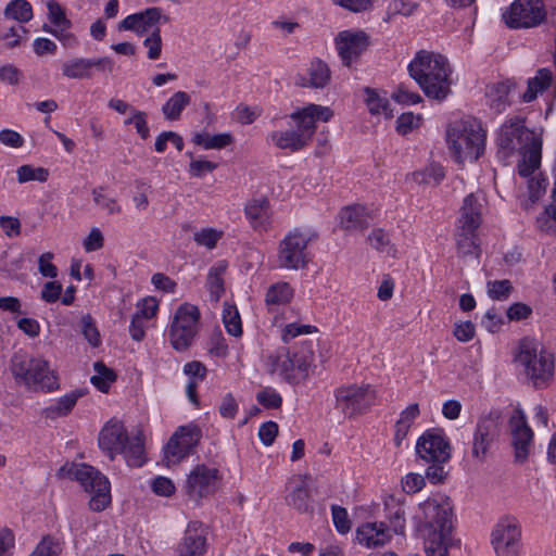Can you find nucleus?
I'll return each mask as SVG.
<instances>
[{
    "mask_svg": "<svg viewBox=\"0 0 556 556\" xmlns=\"http://www.w3.org/2000/svg\"><path fill=\"white\" fill-rule=\"evenodd\" d=\"M206 549V529L199 521L189 522L180 543L178 556H202Z\"/></svg>",
    "mask_w": 556,
    "mask_h": 556,
    "instance_id": "23",
    "label": "nucleus"
},
{
    "mask_svg": "<svg viewBox=\"0 0 556 556\" xmlns=\"http://www.w3.org/2000/svg\"><path fill=\"white\" fill-rule=\"evenodd\" d=\"M333 396V409L344 418H354L375 405L377 392L369 384H346L337 388Z\"/></svg>",
    "mask_w": 556,
    "mask_h": 556,
    "instance_id": "10",
    "label": "nucleus"
},
{
    "mask_svg": "<svg viewBox=\"0 0 556 556\" xmlns=\"http://www.w3.org/2000/svg\"><path fill=\"white\" fill-rule=\"evenodd\" d=\"M61 478H70L80 483L91 497L89 506L93 511H102L111 503L110 482L98 469L87 464H66L59 469Z\"/></svg>",
    "mask_w": 556,
    "mask_h": 556,
    "instance_id": "9",
    "label": "nucleus"
},
{
    "mask_svg": "<svg viewBox=\"0 0 556 556\" xmlns=\"http://www.w3.org/2000/svg\"><path fill=\"white\" fill-rule=\"evenodd\" d=\"M80 330L85 339L91 346L97 348L101 343L100 333L96 326L94 319L89 315H84L80 319Z\"/></svg>",
    "mask_w": 556,
    "mask_h": 556,
    "instance_id": "47",
    "label": "nucleus"
},
{
    "mask_svg": "<svg viewBox=\"0 0 556 556\" xmlns=\"http://www.w3.org/2000/svg\"><path fill=\"white\" fill-rule=\"evenodd\" d=\"M157 307V301L154 298L149 296L138 303V311L135 315H140L141 318L150 319L156 314Z\"/></svg>",
    "mask_w": 556,
    "mask_h": 556,
    "instance_id": "58",
    "label": "nucleus"
},
{
    "mask_svg": "<svg viewBox=\"0 0 556 556\" xmlns=\"http://www.w3.org/2000/svg\"><path fill=\"white\" fill-rule=\"evenodd\" d=\"M316 238L313 232L293 230L290 231L278 245L277 265L288 270H299L307 266L309 262L308 244Z\"/></svg>",
    "mask_w": 556,
    "mask_h": 556,
    "instance_id": "11",
    "label": "nucleus"
},
{
    "mask_svg": "<svg viewBox=\"0 0 556 556\" xmlns=\"http://www.w3.org/2000/svg\"><path fill=\"white\" fill-rule=\"evenodd\" d=\"M49 21L61 28L66 30L71 27V21L66 17L64 9L54 0L47 3Z\"/></svg>",
    "mask_w": 556,
    "mask_h": 556,
    "instance_id": "46",
    "label": "nucleus"
},
{
    "mask_svg": "<svg viewBox=\"0 0 556 556\" xmlns=\"http://www.w3.org/2000/svg\"><path fill=\"white\" fill-rule=\"evenodd\" d=\"M15 380L35 391L50 392L59 388V380L49 362L41 356L17 352L11 359Z\"/></svg>",
    "mask_w": 556,
    "mask_h": 556,
    "instance_id": "7",
    "label": "nucleus"
},
{
    "mask_svg": "<svg viewBox=\"0 0 556 556\" xmlns=\"http://www.w3.org/2000/svg\"><path fill=\"white\" fill-rule=\"evenodd\" d=\"M218 469L197 465L187 476L184 490L189 498L198 501L211 495L216 489Z\"/></svg>",
    "mask_w": 556,
    "mask_h": 556,
    "instance_id": "20",
    "label": "nucleus"
},
{
    "mask_svg": "<svg viewBox=\"0 0 556 556\" xmlns=\"http://www.w3.org/2000/svg\"><path fill=\"white\" fill-rule=\"evenodd\" d=\"M289 506L296 509L299 513H308L313 510L311 505V495L307 485L302 483L294 488L286 497Z\"/></svg>",
    "mask_w": 556,
    "mask_h": 556,
    "instance_id": "35",
    "label": "nucleus"
},
{
    "mask_svg": "<svg viewBox=\"0 0 556 556\" xmlns=\"http://www.w3.org/2000/svg\"><path fill=\"white\" fill-rule=\"evenodd\" d=\"M0 227L9 238L17 237L21 233V222L16 217L7 215L0 216Z\"/></svg>",
    "mask_w": 556,
    "mask_h": 556,
    "instance_id": "55",
    "label": "nucleus"
},
{
    "mask_svg": "<svg viewBox=\"0 0 556 556\" xmlns=\"http://www.w3.org/2000/svg\"><path fill=\"white\" fill-rule=\"evenodd\" d=\"M223 323L230 336L239 338L242 336V323L239 311L236 305L224 303Z\"/></svg>",
    "mask_w": 556,
    "mask_h": 556,
    "instance_id": "38",
    "label": "nucleus"
},
{
    "mask_svg": "<svg viewBox=\"0 0 556 556\" xmlns=\"http://www.w3.org/2000/svg\"><path fill=\"white\" fill-rule=\"evenodd\" d=\"M552 80V73L546 68H541L538 75L528 80V88L522 94L525 102L533 101L538 94L548 88Z\"/></svg>",
    "mask_w": 556,
    "mask_h": 556,
    "instance_id": "33",
    "label": "nucleus"
},
{
    "mask_svg": "<svg viewBox=\"0 0 556 556\" xmlns=\"http://www.w3.org/2000/svg\"><path fill=\"white\" fill-rule=\"evenodd\" d=\"M223 236L224 232L222 230L212 227H206L195 231L193 233V240L198 245L204 247L207 250H213L216 248L218 241L223 238Z\"/></svg>",
    "mask_w": 556,
    "mask_h": 556,
    "instance_id": "43",
    "label": "nucleus"
},
{
    "mask_svg": "<svg viewBox=\"0 0 556 556\" xmlns=\"http://www.w3.org/2000/svg\"><path fill=\"white\" fill-rule=\"evenodd\" d=\"M228 264L226 261H219L214 264L207 274L206 287L208 289L211 299L218 302L225 293L224 275L227 270Z\"/></svg>",
    "mask_w": 556,
    "mask_h": 556,
    "instance_id": "29",
    "label": "nucleus"
},
{
    "mask_svg": "<svg viewBox=\"0 0 556 556\" xmlns=\"http://www.w3.org/2000/svg\"><path fill=\"white\" fill-rule=\"evenodd\" d=\"M445 173L439 164H431L422 170L413 173V180L419 185L437 186L444 178Z\"/></svg>",
    "mask_w": 556,
    "mask_h": 556,
    "instance_id": "39",
    "label": "nucleus"
},
{
    "mask_svg": "<svg viewBox=\"0 0 556 556\" xmlns=\"http://www.w3.org/2000/svg\"><path fill=\"white\" fill-rule=\"evenodd\" d=\"M136 16L142 17L139 24V34L147 33L150 28H155L156 24L164 18L167 22V17L162 14V10L160 8H150L143 12L136 13Z\"/></svg>",
    "mask_w": 556,
    "mask_h": 556,
    "instance_id": "44",
    "label": "nucleus"
},
{
    "mask_svg": "<svg viewBox=\"0 0 556 556\" xmlns=\"http://www.w3.org/2000/svg\"><path fill=\"white\" fill-rule=\"evenodd\" d=\"M340 225L345 230H363L368 227L371 218L369 212L362 205H351L340 212Z\"/></svg>",
    "mask_w": 556,
    "mask_h": 556,
    "instance_id": "26",
    "label": "nucleus"
},
{
    "mask_svg": "<svg viewBox=\"0 0 556 556\" xmlns=\"http://www.w3.org/2000/svg\"><path fill=\"white\" fill-rule=\"evenodd\" d=\"M416 452L427 463H445L451 457L447 440L437 430H428L418 439Z\"/></svg>",
    "mask_w": 556,
    "mask_h": 556,
    "instance_id": "21",
    "label": "nucleus"
},
{
    "mask_svg": "<svg viewBox=\"0 0 556 556\" xmlns=\"http://www.w3.org/2000/svg\"><path fill=\"white\" fill-rule=\"evenodd\" d=\"M17 180L20 184H24L31 180L43 182L48 179V169L43 167H33L31 165L20 166L16 170Z\"/></svg>",
    "mask_w": 556,
    "mask_h": 556,
    "instance_id": "45",
    "label": "nucleus"
},
{
    "mask_svg": "<svg viewBox=\"0 0 556 556\" xmlns=\"http://www.w3.org/2000/svg\"><path fill=\"white\" fill-rule=\"evenodd\" d=\"M93 367L96 375L91 377L92 384L101 392H108L111 383L116 379L114 371L102 362L94 363Z\"/></svg>",
    "mask_w": 556,
    "mask_h": 556,
    "instance_id": "42",
    "label": "nucleus"
},
{
    "mask_svg": "<svg viewBox=\"0 0 556 556\" xmlns=\"http://www.w3.org/2000/svg\"><path fill=\"white\" fill-rule=\"evenodd\" d=\"M201 439V430L194 425L180 427L169 439L164 448L166 466L180 463L188 456Z\"/></svg>",
    "mask_w": 556,
    "mask_h": 556,
    "instance_id": "16",
    "label": "nucleus"
},
{
    "mask_svg": "<svg viewBox=\"0 0 556 556\" xmlns=\"http://www.w3.org/2000/svg\"><path fill=\"white\" fill-rule=\"evenodd\" d=\"M546 180L540 176H534L528 181V200L522 202V207L529 211L545 194Z\"/></svg>",
    "mask_w": 556,
    "mask_h": 556,
    "instance_id": "41",
    "label": "nucleus"
},
{
    "mask_svg": "<svg viewBox=\"0 0 556 556\" xmlns=\"http://www.w3.org/2000/svg\"><path fill=\"white\" fill-rule=\"evenodd\" d=\"M238 412V403L231 393H227L219 405V414L224 418L232 419Z\"/></svg>",
    "mask_w": 556,
    "mask_h": 556,
    "instance_id": "61",
    "label": "nucleus"
},
{
    "mask_svg": "<svg viewBox=\"0 0 556 556\" xmlns=\"http://www.w3.org/2000/svg\"><path fill=\"white\" fill-rule=\"evenodd\" d=\"M416 519L418 530L426 542H440L443 538H452V505L447 497L434 495L418 506Z\"/></svg>",
    "mask_w": 556,
    "mask_h": 556,
    "instance_id": "4",
    "label": "nucleus"
},
{
    "mask_svg": "<svg viewBox=\"0 0 556 556\" xmlns=\"http://www.w3.org/2000/svg\"><path fill=\"white\" fill-rule=\"evenodd\" d=\"M192 142L205 150L223 149L232 142L230 134L211 135L207 132H195Z\"/></svg>",
    "mask_w": 556,
    "mask_h": 556,
    "instance_id": "34",
    "label": "nucleus"
},
{
    "mask_svg": "<svg viewBox=\"0 0 556 556\" xmlns=\"http://www.w3.org/2000/svg\"><path fill=\"white\" fill-rule=\"evenodd\" d=\"M492 546L496 556H520L521 530L514 518H504L492 531Z\"/></svg>",
    "mask_w": 556,
    "mask_h": 556,
    "instance_id": "15",
    "label": "nucleus"
},
{
    "mask_svg": "<svg viewBox=\"0 0 556 556\" xmlns=\"http://www.w3.org/2000/svg\"><path fill=\"white\" fill-rule=\"evenodd\" d=\"M93 201L97 205L106 210L109 214H118L122 208L117 201L103 193V188L98 187L92 190Z\"/></svg>",
    "mask_w": 556,
    "mask_h": 556,
    "instance_id": "49",
    "label": "nucleus"
},
{
    "mask_svg": "<svg viewBox=\"0 0 556 556\" xmlns=\"http://www.w3.org/2000/svg\"><path fill=\"white\" fill-rule=\"evenodd\" d=\"M336 49L344 66H351L370 46V37L362 29L342 30L336 39Z\"/></svg>",
    "mask_w": 556,
    "mask_h": 556,
    "instance_id": "17",
    "label": "nucleus"
},
{
    "mask_svg": "<svg viewBox=\"0 0 556 556\" xmlns=\"http://www.w3.org/2000/svg\"><path fill=\"white\" fill-rule=\"evenodd\" d=\"M516 361L535 389L547 387L553 379L554 355L538 340L532 338L520 340Z\"/></svg>",
    "mask_w": 556,
    "mask_h": 556,
    "instance_id": "6",
    "label": "nucleus"
},
{
    "mask_svg": "<svg viewBox=\"0 0 556 556\" xmlns=\"http://www.w3.org/2000/svg\"><path fill=\"white\" fill-rule=\"evenodd\" d=\"M333 111L328 106L311 103L290 115L295 128L271 131L270 142L278 149L296 152L308 146L316 131V122H329Z\"/></svg>",
    "mask_w": 556,
    "mask_h": 556,
    "instance_id": "3",
    "label": "nucleus"
},
{
    "mask_svg": "<svg viewBox=\"0 0 556 556\" xmlns=\"http://www.w3.org/2000/svg\"><path fill=\"white\" fill-rule=\"evenodd\" d=\"M244 211L251 226L255 230L262 231L267 229L270 218L268 200H252L247 204Z\"/></svg>",
    "mask_w": 556,
    "mask_h": 556,
    "instance_id": "27",
    "label": "nucleus"
},
{
    "mask_svg": "<svg viewBox=\"0 0 556 556\" xmlns=\"http://www.w3.org/2000/svg\"><path fill=\"white\" fill-rule=\"evenodd\" d=\"M190 96L185 91L175 92L162 106V113L167 121L179 119L182 111L190 104Z\"/></svg>",
    "mask_w": 556,
    "mask_h": 556,
    "instance_id": "31",
    "label": "nucleus"
},
{
    "mask_svg": "<svg viewBox=\"0 0 556 556\" xmlns=\"http://www.w3.org/2000/svg\"><path fill=\"white\" fill-rule=\"evenodd\" d=\"M114 61L109 56L87 59L74 58L62 64V74L70 79H90L94 71L110 74L113 72Z\"/></svg>",
    "mask_w": 556,
    "mask_h": 556,
    "instance_id": "19",
    "label": "nucleus"
},
{
    "mask_svg": "<svg viewBox=\"0 0 556 556\" xmlns=\"http://www.w3.org/2000/svg\"><path fill=\"white\" fill-rule=\"evenodd\" d=\"M99 446L111 460L122 454L130 467H140L144 463L141 437L130 438L122 421L112 419L105 424L99 434Z\"/></svg>",
    "mask_w": 556,
    "mask_h": 556,
    "instance_id": "5",
    "label": "nucleus"
},
{
    "mask_svg": "<svg viewBox=\"0 0 556 556\" xmlns=\"http://www.w3.org/2000/svg\"><path fill=\"white\" fill-rule=\"evenodd\" d=\"M15 538L8 528L0 529V556H12Z\"/></svg>",
    "mask_w": 556,
    "mask_h": 556,
    "instance_id": "57",
    "label": "nucleus"
},
{
    "mask_svg": "<svg viewBox=\"0 0 556 556\" xmlns=\"http://www.w3.org/2000/svg\"><path fill=\"white\" fill-rule=\"evenodd\" d=\"M79 396H81V393L78 391L62 396L55 404L45 409V416L47 418H56L67 415L75 406Z\"/></svg>",
    "mask_w": 556,
    "mask_h": 556,
    "instance_id": "36",
    "label": "nucleus"
},
{
    "mask_svg": "<svg viewBox=\"0 0 556 556\" xmlns=\"http://www.w3.org/2000/svg\"><path fill=\"white\" fill-rule=\"evenodd\" d=\"M62 293V286L58 281H48L41 290V299L47 303L56 302Z\"/></svg>",
    "mask_w": 556,
    "mask_h": 556,
    "instance_id": "60",
    "label": "nucleus"
},
{
    "mask_svg": "<svg viewBox=\"0 0 556 556\" xmlns=\"http://www.w3.org/2000/svg\"><path fill=\"white\" fill-rule=\"evenodd\" d=\"M514 459L517 464L527 462L533 446V431L528 426L521 409H516L509 418Z\"/></svg>",
    "mask_w": 556,
    "mask_h": 556,
    "instance_id": "18",
    "label": "nucleus"
},
{
    "mask_svg": "<svg viewBox=\"0 0 556 556\" xmlns=\"http://www.w3.org/2000/svg\"><path fill=\"white\" fill-rule=\"evenodd\" d=\"M200 311L192 304L185 303L176 311L170 330L169 342L177 351L187 350L199 330Z\"/></svg>",
    "mask_w": 556,
    "mask_h": 556,
    "instance_id": "13",
    "label": "nucleus"
},
{
    "mask_svg": "<svg viewBox=\"0 0 556 556\" xmlns=\"http://www.w3.org/2000/svg\"><path fill=\"white\" fill-rule=\"evenodd\" d=\"M408 73L428 98L442 101L451 92L452 70L447 59L440 53L418 51L408 64Z\"/></svg>",
    "mask_w": 556,
    "mask_h": 556,
    "instance_id": "2",
    "label": "nucleus"
},
{
    "mask_svg": "<svg viewBox=\"0 0 556 556\" xmlns=\"http://www.w3.org/2000/svg\"><path fill=\"white\" fill-rule=\"evenodd\" d=\"M511 289V283L507 279L488 282V294L493 300L503 301L508 299Z\"/></svg>",
    "mask_w": 556,
    "mask_h": 556,
    "instance_id": "48",
    "label": "nucleus"
},
{
    "mask_svg": "<svg viewBox=\"0 0 556 556\" xmlns=\"http://www.w3.org/2000/svg\"><path fill=\"white\" fill-rule=\"evenodd\" d=\"M277 434H278V425L274 421H266L258 429L260 440L266 446H269L274 443Z\"/></svg>",
    "mask_w": 556,
    "mask_h": 556,
    "instance_id": "56",
    "label": "nucleus"
},
{
    "mask_svg": "<svg viewBox=\"0 0 556 556\" xmlns=\"http://www.w3.org/2000/svg\"><path fill=\"white\" fill-rule=\"evenodd\" d=\"M356 538L359 544L368 548H376L387 544L392 535L383 522H367L356 530Z\"/></svg>",
    "mask_w": 556,
    "mask_h": 556,
    "instance_id": "25",
    "label": "nucleus"
},
{
    "mask_svg": "<svg viewBox=\"0 0 556 556\" xmlns=\"http://www.w3.org/2000/svg\"><path fill=\"white\" fill-rule=\"evenodd\" d=\"M452 544V538H443L440 542L435 543L425 541V551L427 556H447V549Z\"/></svg>",
    "mask_w": 556,
    "mask_h": 556,
    "instance_id": "54",
    "label": "nucleus"
},
{
    "mask_svg": "<svg viewBox=\"0 0 556 556\" xmlns=\"http://www.w3.org/2000/svg\"><path fill=\"white\" fill-rule=\"evenodd\" d=\"M478 229L471 228L465 225H458L456 228V244L458 253L462 256H468L475 254L479 255V247L477 244V235Z\"/></svg>",
    "mask_w": 556,
    "mask_h": 556,
    "instance_id": "28",
    "label": "nucleus"
},
{
    "mask_svg": "<svg viewBox=\"0 0 556 556\" xmlns=\"http://www.w3.org/2000/svg\"><path fill=\"white\" fill-rule=\"evenodd\" d=\"M500 433L496 416L489 414L478 420L473 432L471 454L475 458L484 459L491 445Z\"/></svg>",
    "mask_w": 556,
    "mask_h": 556,
    "instance_id": "22",
    "label": "nucleus"
},
{
    "mask_svg": "<svg viewBox=\"0 0 556 556\" xmlns=\"http://www.w3.org/2000/svg\"><path fill=\"white\" fill-rule=\"evenodd\" d=\"M368 242L376 250L384 251L390 244V237L383 229H374L368 236Z\"/></svg>",
    "mask_w": 556,
    "mask_h": 556,
    "instance_id": "63",
    "label": "nucleus"
},
{
    "mask_svg": "<svg viewBox=\"0 0 556 556\" xmlns=\"http://www.w3.org/2000/svg\"><path fill=\"white\" fill-rule=\"evenodd\" d=\"M151 489L156 495L170 496L175 492V484L169 478L159 476L152 480Z\"/></svg>",
    "mask_w": 556,
    "mask_h": 556,
    "instance_id": "52",
    "label": "nucleus"
},
{
    "mask_svg": "<svg viewBox=\"0 0 556 556\" xmlns=\"http://www.w3.org/2000/svg\"><path fill=\"white\" fill-rule=\"evenodd\" d=\"M104 238L98 228H92L87 238L84 240V249L87 252L98 251L103 247Z\"/></svg>",
    "mask_w": 556,
    "mask_h": 556,
    "instance_id": "62",
    "label": "nucleus"
},
{
    "mask_svg": "<svg viewBox=\"0 0 556 556\" xmlns=\"http://www.w3.org/2000/svg\"><path fill=\"white\" fill-rule=\"evenodd\" d=\"M546 18L542 0H515L503 13V20L510 28H532Z\"/></svg>",
    "mask_w": 556,
    "mask_h": 556,
    "instance_id": "14",
    "label": "nucleus"
},
{
    "mask_svg": "<svg viewBox=\"0 0 556 556\" xmlns=\"http://www.w3.org/2000/svg\"><path fill=\"white\" fill-rule=\"evenodd\" d=\"M58 546L50 538H43L29 556H56Z\"/></svg>",
    "mask_w": 556,
    "mask_h": 556,
    "instance_id": "64",
    "label": "nucleus"
},
{
    "mask_svg": "<svg viewBox=\"0 0 556 556\" xmlns=\"http://www.w3.org/2000/svg\"><path fill=\"white\" fill-rule=\"evenodd\" d=\"M447 143L456 162H473L484 151L485 131L476 119H463L447 130Z\"/></svg>",
    "mask_w": 556,
    "mask_h": 556,
    "instance_id": "8",
    "label": "nucleus"
},
{
    "mask_svg": "<svg viewBox=\"0 0 556 556\" xmlns=\"http://www.w3.org/2000/svg\"><path fill=\"white\" fill-rule=\"evenodd\" d=\"M293 295V288L286 281H279L267 289L265 302L268 306L285 305L291 302Z\"/></svg>",
    "mask_w": 556,
    "mask_h": 556,
    "instance_id": "32",
    "label": "nucleus"
},
{
    "mask_svg": "<svg viewBox=\"0 0 556 556\" xmlns=\"http://www.w3.org/2000/svg\"><path fill=\"white\" fill-rule=\"evenodd\" d=\"M486 200L481 191L468 194L459 210L458 225L469 226L478 229L482 222Z\"/></svg>",
    "mask_w": 556,
    "mask_h": 556,
    "instance_id": "24",
    "label": "nucleus"
},
{
    "mask_svg": "<svg viewBox=\"0 0 556 556\" xmlns=\"http://www.w3.org/2000/svg\"><path fill=\"white\" fill-rule=\"evenodd\" d=\"M4 16L20 23H26L33 18V9L26 0H12L4 9Z\"/></svg>",
    "mask_w": 556,
    "mask_h": 556,
    "instance_id": "37",
    "label": "nucleus"
},
{
    "mask_svg": "<svg viewBox=\"0 0 556 556\" xmlns=\"http://www.w3.org/2000/svg\"><path fill=\"white\" fill-rule=\"evenodd\" d=\"M364 92L366 94L365 103L371 114H383L386 117L392 116V112L389 110V101L387 99L381 98L375 90L370 88H365Z\"/></svg>",
    "mask_w": 556,
    "mask_h": 556,
    "instance_id": "40",
    "label": "nucleus"
},
{
    "mask_svg": "<svg viewBox=\"0 0 556 556\" xmlns=\"http://www.w3.org/2000/svg\"><path fill=\"white\" fill-rule=\"evenodd\" d=\"M498 155L510 157L516 151L522 155L518 164V173L528 177L540 166L542 141L532 130L526 127L525 119L516 116L505 122L497 136Z\"/></svg>",
    "mask_w": 556,
    "mask_h": 556,
    "instance_id": "1",
    "label": "nucleus"
},
{
    "mask_svg": "<svg viewBox=\"0 0 556 556\" xmlns=\"http://www.w3.org/2000/svg\"><path fill=\"white\" fill-rule=\"evenodd\" d=\"M270 359L273 371L278 372L289 383L298 384L308 378L314 352L311 346L305 345L293 353L279 352Z\"/></svg>",
    "mask_w": 556,
    "mask_h": 556,
    "instance_id": "12",
    "label": "nucleus"
},
{
    "mask_svg": "<svg viewBox=\"0 0 556 556\" xmlns=\"http://www.w3.org/2000/svg\"><path fill=\"white\" fill-rule=\"evenodd\" d=\"M217 167L216 163L204 160H192L189 164V173L192 177H202L206 173L213 172Z\"/></svg>",
    "mask_w": 556,
    "mask_h": 556,
    "instance_id": "59",
    "label": "nucleus"
},
{
    "mask_svg": "<svg viewBox=\"0 0 556 556\" xmlns=\"http://www.w3.org/2000/svg\"><path fill=\"white\" fill-rule=\"evenodd\" d=\"M332 519L336 529L344 534L351 530V522L348 518V511L340 506H332Z\"/></svg>",
    "mask_w": 556,
    "mask_h": 556,
    "instance_id": "53",
    "label": "nucleus"
},
{
    "mask_svg": "<svg viewBox=\"0 0 556 556\" xmlns=\"http://www.w3.org/2000/svg\"><path fill=\"white\" fill-rule=\"evenodd\" d=\"M143 45L148 48V58L150 60L160 58L162 52V39L159 27H155L152 34L144 39Z\"/></svg>",
    "mask_w": 556,
    "mask_h": 556,
    "instance_id": "51",
    "label": "nucleus"
},
{
    "mask_svg": "<svg viewBox=\"0 0 556 556\" xmlns=\"http://www.w3.org/2000/svg\"><path fill=\"white\" fill-rule=\"evenodd\" d=\"M308 76V83L301 81L299 85L303 87L324 88L330 81L331 72L327 63L321 60H314L309 64Z\"/></svg>",
    "mask_w": 556,
    "mask_h": 556,
    "instance_id": "30",
    "label": "nucleus"
},
{
    "mask_svg": "<svg viewBox=\"0 0 556 556\" xmlns=\"http://www.w3.org/2000/svg\"><path fill=\"white\" fill-rule=\"evenodd\" d=\"M257 402L266 408H279L282 404V397L274 389L266 388L256 394Z\"/></svg>",
    "mask_w": 556,
    "mask_h": 556,
    "instance_id": "50",
    "label": "nucleus"
}]
</instances>
